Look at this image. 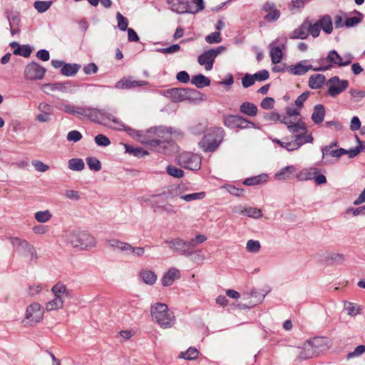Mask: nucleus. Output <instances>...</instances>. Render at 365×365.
<instances>
[{
    "instance_id": "obj_21",
    "label": "nucleus",
    "mask_w": 365,
    "mask_h": 365,
    "mask_svg": "<svg viewBox=\"0 0 365 365\" xmlns=\"http://www.w3.org/2000/svg\"><path fill=\"white\" fill-rule=\"evenodd\" d=\"M318 356L309 341H307L302 347L298 358L306 360Z\"/></svg>"
},
{
    "instance_id": "obj_33",
    "label": "nucleus",
    "mask_w": 365,
    "mask_h": 365,
    "mask_svg": "<svg viewBox=\"0 0 365 365\" xmlns=\"http://www.w3.org/2000/svg\"><path fill=\"white\" fill-rule=\"evenodd\" d=\"M80 68L81 65L78 63H66L61 68V73L66 76H73L78 73Z\"/></svg>"
},
{
    "instance_id": "obj_5",
    "label": "nucleus",
    "mask_w": 365,
    "mask_h": 365,
    "mask_svg": "<svg viewBox=\"0 0 365 365\" xmlns=\"http://www.w3.org/2000/svg\"><path fill=\"white\" fill-rule=\"evenodd\" d=\"M164 93L172 101L181 102L197 99L200 93L195 89L173 88L166 90Z\"/></svg>"
},
{
    "instance_id": "obj_3",
    "label": "nucleus",
    "mask_w": 365,
    "mask_h": 365,
    "mask_svg": "<svg viewBox=\"0 0 365 365\" xmlns=\"http://www.w3.org/2000/svg\"><path fill=\"white\" fill-rule=\"evenodd\" d=\"M223 136L224 130L222 128H215L212 133L203 136L199 142V146L205 153L213 152L220 145Z\"/></svg>"
},
{
    "instance_id": "obj_26",
    "label": "nucleus",
    "mask_w": 365,
    "mask_h": 365,
    "mask_svg": "<svg viewBox=\"0 0 365 365\" xmlns=\"http://www.w3.org/2000/svg\"><path fill=\"white\" fill-rule=\"evenodd\" d=\"M323 62H325L327 65H331L333 67L335 65L339 66H342V58L338 54V53L333 50L331 51L326 58H323Z\"/></svg>"
},
{
    "instance_id": "obj_38",
    "label": "nucleus",
    "mask_w": 365,
    "mask_h": 365,
    "mask_svg": "<svg viewBox=\"0 0 365 365\" xmlns=\"http://www.w3.org/2000/svg\"><path fill=\"white\" fill-rule=\"evenodd\" d=\"M268 176L266 174H262L257 176L251 177L247 178L244 181V184L245 185L252 186V185H257L262 182H264L267 180Z\"/></svg>"
},
{
    "instance_id": "obj_36",
    "label": "nucleus",
    "mask_w": 365,
    "mask_h": 365,
    "mask_svg": "<svg viewBox=\"0 0 365 365\" xmlns=\"http://www.w3.org/2000/svg\"><path fill=\"white\" fill-rule=\"evenodd\" d=\"M64 299L60 297H55L53 299L49 301L46 304V309L47 312L58 310L63 307Z\"/></svg>"
},
{
    "instance_id": "obj_28",
    "label": "nucleus",
    "mask_w": 365,
    "mask_h": 365,
    "mask_svg": "<svg viewBox=\"0 0 365 365\" xmlns=\"http://www.w3.org/2000/svg\"><path fill=\"white\" fill-rule=\"evenodd\" d=\"M326 81L325 76L322 74H314L309 77V86L312 89L320 88Z\"/></svg>"
},
{
    "instance_id": "obj_22",
    "label": "nucleus",
    "mask_w": 365,
    "mask_h": 365,
    "mask_svg": "<svg viewBox=\"0 0 365 365\" xmlns=\"http://www.w3.org/2000/svg\"><path fill=\"white\" fill-rule=\"evenodd\" d=\"M308 341L313 346V349H314L317 355L326 351L329 348L327 340L325 338L315 337Z\"/></svg>"
},
{
    "instance_id": "obj_64",
    "label": "nucleus",
    "mask_w": 365,
    "mask_h": 365,
    "mask_svg": "<svg viewBox=\"0 0 365 365\" xmlns=\"http://www.w3.org/2000/svg\"><path fill=\"white\" fill-rule=\"evenodd\" d=\"M349 93L356 102L360 101L365 97V91L351 89Z\"/></svg>"
},
{
    "instance_id": "obj_49",
    "label": "nucleus",
    "mask_w": 365,
    "mask_h": 365,
    "mask_svg": "<svg viewBox=\"0 0 365 365\" xmlns=\"http://www.w3.org/2000/svg\"><path fill=\"white\" fill-rule=\"evenodd\" d=\"M86 163L91 170L99 171L101 169V163L96 158L88 157L86 158Z\"/></svg>"
},
{
    "instance_id": "obj_24",
    "label": "nucleus",
    "mask_w": 365,
    "mask_h": 365,
    "mask_svg": "<svg viewBox=\"0 0 365 365\" xmlns=\"http://www.w3.org/2000/svg\"><path fill=\"white\" fill-rule=\"evenodd\" d=\"M51 292L54 297H60L64 299V297H71V293L69 289H67L66 286L61 282L56 283L51 289Z\"/></svg>"
},
{
    "instance_id": "obj_23",
    "label": "nucleus",
    "mask_w": 365,
    "mask_h": 365,
    "mask_svg": "<svg viewBox=\"0 0 365 365\" xmlns=\"http://www.w3.org/2000/svg\"><path fill=\"white\" fill-rule=\"evenodd\" d=\"M178 277H180L179 270L174 267L170 268L162 277V284L165 287L170 286Z\"/></svg>"
},
{
    "instance_id": "obj_57",
    "label": "nucleus",
    "mask_w": 365,
    "mask_h": 365,
    "mask_svg": "<svg viewBox=\"0 0 365 365\" xmlns=\"http://www.w3.org/2000/svg\"><path fill=\"white\" fill-rule=\"evenodd\" d=\"M205 41L208 43H218L222 41V38L220 36V33L219 31H215L211 33L205 37Z\"/></svg>"
},
{
    "instance_id": "obj_55",
    "label": "nucleus",
    "mask_w": 365,
    "mask_h": 365,
    "mask_svg": "<svg viewBox=\"0 0 365 365\" xmlns=\"http://www.w3.org/2000/svg\"><path fill=\"white\" fill-rule=\"evenodd\" d=\"M242 213H244L245 215L250 217H253L256 219L259 218L262 216V211L255 207L246 208L242 211Z\"/></svg>"
},
{
    "instance_id": "obj_41",
    "label": "nucleus",
    "mask_w": 365,
    "mask_h": 365,
    "mask_svg": "<svg viewBox=\"0 0 365 365\" xmlns=\"http://www.w3.org/2000/svg\"><path fill=\"white\" fill-rule=\"evenodd\" d=\"M354 13L359 15V16L348 17L344 22V25L348 28L354 27L362 21L363 14L361 12L356 10L354 11Z\"/></svg>"
},
{
    "instance_id": "obj_10",
    "label": "nucleus",
    "mask_w": 365,
    "mask_h": 365,
    "mask_svg": "<svg viewBox=\"0 0 365 365\" xmlns=\"http://www.w3.org/2000/svg\"><path fill=\"white\" fill-rule=\"evenodd\" d=\"M46 71V70L44 67L33 61L26 66L24 76L27 80H41L44 77Z\"/></svg>"
},
{
    "instance_id": "obj_9",
    "label": "nucleus",
    "mask_w": 365,
    "mask_h": 365,
    "mask_svg": "<svg viewBox=\"0 0 365 365\" xmlns=\"http://www.w3.org/2000/svg\"><path fill=\"white\" fill-rule=\"evenodd\" d=\"M108 244L114 250L116 249L120 251L129 252V253H131L136 257H141L145 253V250L143 247H132L130 244L121 242L118 240H110L108 241Z\"/></svg>"
},
{
    "instance_id": "obj_53",
    "label": "nucleus",
    "mask_w": 365,
    "mask_h": 365,
    "mask_svg": "<svg viewBox=\"0 0 365 365\" xmlns=\"http://www.w3.org/2000/svg\"><path fill=\"white\" fill-rule=\"evenodd\" d=\"M32 50L29 45L21 46L20 48H16L14 51L15 55H19L25 58H28L31 56Z\"/></svg>"
},
{
    "instance_id": "obj_51",
    "label": "nucleus",
    "mask_w": 365,
    "mask_h": 365,
    "mask_svg": "<svg viewBox=\"0 0 365 365\" xmlns=\"http://www.w3.org/2000/svg\"><path fill=\"white\" fill-rule=\"evenodd\" d=\"M119 125L121 126L123 128V129L128 133V135L141 140V138L143 137V134H142L141 131L135 130L129 126H127L122 122H120Z\"/></svg>"
},
{
    "instance_id": "obj_25",
    "label": "nucleus",
    "mask_w": 365,
    "mask_h": 365,
    "mask_svg": "<svg viewBox=\"0 0 365 365\" xmlns=\"http://www.w3.org/2000/svg\"><path fill=\"white\" fill-rule=\"evenodd\" d=\"M325 116V108L322 104H317L314 107V111L312 115V120L315 124H319L323 122Z\"/></svg>"
},
{
    "instance_id": "obj_34",
    "label": "nucleus",
    "mask_w": 365,
    "mask_h": 365,
    "mask_svg": "<svg viewBox=\"0 0 365 365\" xmlns=\"http://www.w3.org/2000/svg\"><path fill=\"white\" fill-rule=\"evenodd\" d=\"M296 171L294 165H288L282 168L279 172L275 173L274 178L278 180H284Z\"/></svg>"
},
{
    "instance_id": "obj_54",
    "label": "nucleus",
    "mask_w": 365,
    "mask_h": 365,
    "mask_svg": "<svg viewBox=\"0 0 365 365\" xmlns=\"http://www.w3.org/2000/svg\"><path fill=\"white\" fill-rule=\"evenodd\" d=\"M116 19L118 21V26L120 30L125 31L128 30V20L123 16L120 12L116 14Z\"/></svg>"
},
{
    "instance_id": "obj_8",
    "label": "nucleus",
    "mask_w": 365,
    "mask_h": 365,
    "mask_svg": "<svg viewBox=\"0 0 365 365\" xmlns=\"http://www.w3.org/2000/svg\"><path fill=\"white\" fill-rule=\"evenodd\" d=\"M178 163L186 168L191 170H197L200 168L201 159L200 158L192 153H182L177 157Z\"/></svg>"
},
{
    "instance_id": "obj_60",
    "label": "nucleus",
    "mask_w": 365,
    "mask_h": 365,
    "mask_svg": "<svg viewBox=\"0 0 365 365\" xmlns=\"http://www.w3.org/2000/svg\"><path fill=\"white\" fill-rule=\"evenodd\" d=\"M255 79V81H264L269 78V71L266 69L261 70L255 74L252 75Z\"/></svg>"
},
{
    "instance_id": "obj_46",
    "label": "nucleus",
    "mask_w": 365,
    "mask_h": 365,
    "mask_svg": "<svg viewBox=\"0 0 365 365\" xmlns=\"http://www.w3.org/2000/svg\"><path fill=\"white\" fill-rule=\"evenodd\" d=\"M51 1H36L34 6L38 12L44 13L51 7Z\"/></svg>"
},
{
    "instance_id": "obj_29",
    "label": "nucleus",
    "mask_w": 365,
    "mask_h": 365,
    "mask_svg": "<svg viewBox=\"0 0 365 365\" xmlns=\"http://www.w3.org/2000/svg\"><path fill=\"white\" fill-rule=\"evenodd\" d=\"M308 36L307 34V22L304 21L299 28L294 29L291 35L292 39H305Z\"/></svg>"
},
{
    "instance_id": "obj_58",
    "label": "nucleus",
    "mask_w": 365,
    "mask_h": 365,
    "mask_svg": "<svg viewBox=\"0 0 365 365\" xmlns=\"http://www.w3.org/2000/svg\"><path fill=\"white\" fill-rule=\"evenodd\" d=\"M249 128L259 129V127L257 125H256L255 123L245 118H244V120H242L241 122L238 123L237 125L236 126V128L240 129H246Z\"/></svg>"
},
{
    "instance_id": "obj_37",
    "label": "nucleus",
    "mask_w": 365,
    "mask_h": 365,
    "mask_svg": "<svg viewBox=\"0 0 365 365\" xmlns=\"http://www.w3.org/2000/svg\"><path fill=\"white\" fill-rule=\"evenodd\" d=\"M339 81V78L334 76L329 80L328 83L329 84L328 93L329 96L334 97L342 92L341 86H336L334 83Z\"/></svg>"
},
{
    "instance_id": "obj_11",
    "label": "nucleus",
    "mask_w": 365,
    "mask_h": 365,
    "mask_svg": "<svg viewBox=\"0 0 365 365\" xmlns=\"http://www.w3.org/2000/svg\"><path fill=\"white\" fill-rule=\"evenodd\" d=\"M43 318V309L38 302L31 304L26 311V319L29 320L31 324H36L40 322Z\"/></svg>"
},
{
    "instance_id": "obj_32",
    "label": "nucleus",
    "mask_w": 365,
    "mask_h": 365,
    "mask_svg": "<svg viewBox=\"0 0 365 365\" xmlns=\"http://www.w3.org/2000/svg\"><path fill=\"white\" fill-rule=\"evenodd\" d=\"M320 29H322L327 34H331L333 30L332 21L329 15H324L322 16L318 21Z\"/></svg>"
},
{
    "instance_id": "obj_43",
    "label": "nucleus",
    "mask_w": 365,
    "mask_h": 365,
    "mask_svg": "<svg viewBox=\"0 0 365 365\" xmlns=\"http://www.w3.org/2000/svg\"><path fill=\"white\" fill-rule=\"evenodd\" d=\"M85 167L84 162L80 158H72L68 160V168L71 170L81 171Z\"/></svg>"
},
{
    "instance_id": "obj_1",
    "label": "nucleus",
    "mask_w": 365,
    "mask_h": 365,
    "mask_svg": "<svg viewBox=\"0 0 365 365\" xmlns=\"http://www.w3.org/2000/svg\"><path fill=\"white\" fill-rule=\"evenodd\" d=\"M150 313L153 319L163 329L170 328L175 323V317L173 312L165 304H155L150 308Z\"/></svg>"
},
{
    "instance_id": "obj_19",
    "label": "nucleus",
    "mask_w": 365,
    "mask_h": 365,
    "mask_svg": "<svg viewBox=\"0 0 365 365\" xmlns=\"http://www.w3.org/2000/svg\"><path fill=\"white\" fill-rule=\"evenodd\" d=\"M70 83L69 82H56L53 83H45L42 86V90L44 93H48L50 91H58L62 93H67L68 91Z\"/></svg>"
},
{
    "instance_id": "obj_31",
    "label": "nucleus",
    "mask_w": 365,
    "mask_h": 365,
    "mask_svg": "<svg viewBox=\"0 0 365 365\" xmlns=\"http://www.w3.org/2000/svg\"><path fill=\"white\" fill-rule=\"evenodd\" d=\"M224 125L231 129L236 128L238 123L244 120V117L239 115H228L224 116Z\"/></svg>"
},
{
    "instance_id": "obj_61",
    "label": "nucleus",
    "mask_w": 365,
    "mask_h": 365,
    "mask_svg": "<svg viewBox=\"0 0 365 365\" xmlns=\"http://www.w3.org/2000/svg\"><path fill=\"white\" fill-rule=\"evenodd\" d=\"M255 83L254 77L252 74L246 73L242 78V85L244 88H247Z\"/></svg>"
},
{
    "instance_id": "obj_6",
    "label": "nucleus",
    "mask_w": 365,
    "mask_h": 365,
    "mask_svg": "<svg viewBox=\"0 0 365 365\" xmlns=\"http://www.w3.org/2000/svg\"><path fill=\"white\" fill-rule=\"evenodd\" d=\"M165 243L169 245V247L174 252H177L182 255L190 256L194 253L193 244L190 240L185 241L180 237H176L170 240H165Z\"/></svg>"
},
{
    "instance_id": "obj_4",
    "label": "nucleus",
    "mask_w": 365,
    "mask_h": 365,
    "mask_svg": "<svg viewBox=\"0 0 365 365\" xmlns=\"http://www.w3.org/2000/svg\"><path fill=\"white\" fill-rule=\"evenodd\" d=\"M67 242L73 247L86 249L96 245L95 238L86 232H71L66 236Z\"/></svg>"
},
{
    "instance_id": "obj_52",
    "label": "nucleus",
    "mask_w": 365,
    "mask_h": 365,
    "mask_svg": "<svg viewBox=\"0 0 365 365\" xmlns=\"http://www.w3.org/2000/svg\"><path fill=\"white\" fill-rule=\"evenodd\" d=\"M261 245L259 241L250 240L246 245L247 252L251 253H257L259 252Z\"/></svg>"
},
{
    "instance_id": "obj_13",
    "label": "nucleus",
    "mask_w": 365,
    "mask_h": 365,
    "mask_svg": "<svg viewBox=\"0 0 365 365\" xmlns=\"http://www.w3.org/2000/svg\"><path fill=\"white\" fill-rule=\"evenodd\" d=\"M67 113L73 115L78 118H87L93 121V117H96L94 108L89 106H78L73 105V107L67 108Z\"/></svg>"
},
{
    "instance_id": "obj_39",
    "label": "nucleus",
    "mask_w": 365,
    "mask_h": 365,
    "mask_svg": "<svg viewBox=\"0 0 365 365\" xmlns=\"http://www.w3.org/2000/svg\"><path fill=\"white\" fill-rule=\"evenodd\" d=\"M287 128L290 133H296V135L301 133H307V131L305 123L301 120L294 122L292 125H289Z\"/></svg>"
},
{
    "instance_id": "obj_18",
    "label": "nucleus",
    "mask_w": 365,
    "mask_h": 365,
    "mask_svg": "<svg viewBox=\"0 0 365 365\" xmlns=\"http://www.w3.org/2000/svg\"><path fill=\"white\" fill-rule=\"evenodd\" d=\"M173 10L178 14L190 13L195 14L193 12L194 9L192 3L188 0H178V2L173 5Z\"/></svg>"
},
{
    "instance_id": "obj_17",
    "label": "nucleus",
    "mask_w": 365,
    "mask_h": 365,
    "mask_svg": "<svg viewBox=\"0 0 365 365\" xmlns=\"http://www.w3.org/2000/svg\"><path fill=\"white\" fill-rule=\"evenodd\" d=\"M96 117H93V121L96 123H101L100 120H108L113 121L114 123L119 125L121 121L116 118L111 113L106 109L94 108V113Z\"/></svg>"
},
{
    "instance_id": "obj_12",
    "label": "nucleus",
    "mask_w": 365,
    "mask_h": 365,
    "mask_svg": "<svg viewBox=\"0 0 365 365\" xmlns=\"http://www.w3.org/2000/svg\"><path fill=\"white\" fill-rule=\"evenodd\" d=\"M9 241L14 248L22 255L32 256L34 255V248L26 240L18 237H11Z\"/></svg>"
},
{
    "instance_id": "obj_27",
    "label": "nucleus",
    "mask_w": 365,
    "mask_h": 365,
    "mask_svg": "<svg viewBox=\"0 0 365 365\" xmlns=\"http://www.w3.org/2000/svg\"><path fill=\"white\" fill-rule=\"evenodd\" d=\"M257 106L250 102H244L240 106V111L249 116H255L257 114Z\"/></svg>"
},
{
    "instance_id": "obj_47",
    "label": "nucleus",
    "mask_w": 365,
    "mask_h": 365,
    "mask_svg": "<svg viewBox=\"0 0 365 365\" xmlns=\"http://www.w3.org/2000/svg\"><path fill=\"white\" fill-rule=\"evenodd\" d=\"M51 213L48 210L38 211L35 213V219L41 223L46 222L51 220Z\"/></svg>"
},
{
    "instance_id": "obj_35",
    "label": "nucleus",
    "mask_w": 365,
    "mask_h": 365,
    "mask_svg": "<svg viewBox=\"0 0 365 365\" xmlns=\"http://www.w3.org/2000/svg\"><path fill=\"white\" fill-rule=\"evenodd\" d=\"M125 153L135 157L141 158L148 154V151L140 147H134L129 144H124Z\"/></svg>"
},
{
    "instance_id": "obj_7",
    "label": "nucleus",
    "mask_w": 365,
    "mask_h": 365,
    "mask_svg": "<svg viewBox=\"0 0 365 365\" xmlns=\"http://www.w3.org/2000/svg\"><path fill=\"white\" fill-rule=\"evenodd\" d=\"M225 51H226V47L224 46H220L216 48L206 51L198 56V63L204 66L207 71H210L213 67L216 57Z\"/></svg>"
},
{
    "instance_id": "obj_50",
    "label": "nucleus",
    "mask_w": 365,
    "mask_h": 365,
    "mask_svg": "<svg viewBox=\"0 0 365 365\" xmlns=\"http://www.w3.org/2000/svg\"><path fill=\"white\" fill-rule=\"evenodd\" d=\"M205 193L204 192H195L187 195H180V197L187 202H190L197 200H201L204 198Z\"/></svg>"
},
{
    "instance_id": "obj_42",
    "label": "nucleus",
    "mask_w": 365,
    "mask_h": 365,
    "mask_svg": "<svg viewBox=\"0 0 365 365\" xmlns=\"http://www.w3.org/2000/svg\"><path fill=\"white\" fill-rule=\"evenodd\" d=\"M270 57L272 60V63L273 64H277L280 63L282 58V49L279 46H275L271 48L270 50Z\"/></svg>"
},
{
    "instance_id": "obj_62",
    "label": "nucleus",
    "mask_w": 365,
    "mask_h": 365,
    "mask_svg": "<svg viewBox=\"0 0 365 365\" xmlns=\"http://www.w3.org/2000/svg\"><path fill=\"white\" fill-rule=\"evenodd\" d=\"M364 353H365V345H359L355 348L354 351L347 354L346 358L347 359H349L353 357L359 356Z\"/></svg>"
},
{
    "instance_id": "obj_2",
    "label": "nucleus",
    "mask_w": 365,
    "mask_h": 365,
    "mask_svg": "<svg viewBox=\"0 0 365 365\" xmlns=\"http://www.w3.org/2000/svg\"><path fill=\"white\" fill-rule=\"evenodd\" d=\"M143 143L146 144L149 149L161 153L170 154L176 148L175 144L172 140L170 132H167L165 137L161 139H152Z\"/></svg>"
},
{
    "instance_id": "obj_63",
    "label": "nucleus",
    "mask_w": 365,
    "mask_h": 365,
    "mask_svg": "<svg viewBox=\"0 0 365 365\" xmlns=\"http://www.w3.org/2000/svg\"><path fill=\"white\" fill-rule=\"evenodd\" d=\"M279 16L280 11L275 8L264 16V19L269 22H273L277 21Z\"/></svg>"
},
{
    "instance_id": "obj_14",
    "label": "nucleus",
    "mask_w": 365,
    "mask_h": 365,
    "mask_svg": "<svg viewBox=\"0 0 365 365\" xmlns=\"http://www.w3.org/2000/svg\"><path fill=\"white\" fill-rule=\"evenodd\" d=\"M313 137L311 134L301 133L294 135V140L289 142L287 145V150L293 151L299 148L302 145L307 143H312Z\"/></svg>"
},
{
    "instance_id": "obj_30",
    "label": "nucleus",
    "mask_w": 365,
    "mask_h": 365,
    "mask_svg": "<svg viewBox=\"0 0 365 365\" xmlns=\"http://www.w3.org/2000/svg\"><path fill=\"white\" fill-rule=\"evenodd\" d=\"M191 83L195 85L197 88H202L210 85V80L209 78L200 73L192 77Z\"/></svg>"
},
{
    "instance_id": "obj_40",
    "label": "nucleus",
    "mask_w": 365,
    "mask_h": 365,
    "mask_svg": "<svg viewBox=\"0 0 365 365\" xmlns=\"http://www.w3.org/2000/svg\"><path fill=\"white\" fill-rule=\"evenodd\" d=\"M140 277L143 281L149 285L153 284L157 280V275L150 270H143Z\"/></svg>"
},
{
    "instance_id": "obj_44",
    "label": "nucleus",
    "mask_w": 365,
    "mask_h": 365,
    "mask_svg": "<svg viewBox=\"0 0 365 365\" xmlns=\"http://www.w3.org/2000/svg\"><path fill=\"white\" fill-rule=\"evenodd\" d=\"M344 309L347 312V314L351 317L356 316L357 314H359L360 307L356 304L349 302L344 301Z\"/></svg>"
},
{
    "instance_id": "obj_59",
    "label": "nucleus",
    "mask_w": 365,
    "mask_h": 365,
    "mask_svg": "<svg viewBox=\"0 0 365 365\" xmlns=\"http://www.w3.org/2000/svg\"><path fill=\"white\" fill-rule=\"evenodd\" d=\"M95 142L99 146H108L110 144V139L103 134H98L95 137Z\"/></svg>"
},
{
    "instance_id": "obj_45",
    "label": "nucleus",
    "mask_w": 365,
    "mask_h": 365,
    "mask_svg": "<svg viewBox=\"0 0 365 365\" xmlns=\"http://www.w3.org/2000/svg\"><path fill=\"white\" fill-rule=\"evenodd\" d=\"M199 351L195 347H190L187 351L181 352L180 356L187 360H194L198 357Z\"/></svg>"
},
{
    "instance_id": "obj_56",
    "label": "nucleus",
    "mask_w": 365,
    "mask_h": 365,
    "mask_svg": "<svg viewBox=\"0 0 365 365\" xmlns=\"http://www.w3.org/2000/svg\"><path fill=\"white\" fill-rule=\"evenodd\" d=\"M319 24L316 21L314 24L307 23V34L309 33L314 38L319 36L320 34Z\"/></svg>"
},
{
    "instance_id": "obj_48",
    "label": "nucleus",
    "mask_w": 365,
    "mask_h": 365,
    "mask_svg": "<svg viewBox=\"0 0 365 365\" xmlns=\"http://www.w3.org/2000/svg\"><path fill=\"white\" fill-rule=\"evenodd\" d=\"M166 171L169 175L176 178H181L184 175V171L182 169L178 168L171 165L166 167Z\"/></svg>"
},
{
    "instance_id": "obj_20",
    "label": "nucleus",
    "mask_w": 365,
    "mask_h": 365,
    "mask_svg": "<svg viewBox=\"0 0 365 365\" xmlns=\"http://www.w3.org/2000/svg\"><path fill=\"white\" fill-rule=\"evenodd\" d=\"M307 61H301L298 62L296 65L289 66L287 68V71L292 75H304L308 71L312 69V65L305 66L303 63Z\"/></svg>"
},
{
    "instance_id": "obj_16",
    "label": "nucleus",
    "mask_w": 365,
    "mask_h": 365,
    "mask_svg": "<svg viewBox=\"0 0 365 365\" xmlns=\"http://www.w3.org/2000/svg\"><path fill=\"white\" fill-rule=\"evenodd\" d=\"M336 146V143H331L322 148V157L326 161L331 160L330 158L338 159L342 156V148H335Z\"/></svg>"
},
{
    "instance_id": "obj_15",
    "label": "nucleus",
    "mask_w": 365,
    "mask_h": 365,
    "mask_svg": "<svg viewBox=\"0 0 365 365\" xmlns=\"http://www.w3.org/2000/svg\"><path fill=\"white\" fill-rule=\"evenodd\" d=\"M147 84L145 81H136L133 79L132 77L123 78L117 81L115 84V88L118 89L128 90L136 87L143 86Z\"/></svg>"
}]
</instances>
